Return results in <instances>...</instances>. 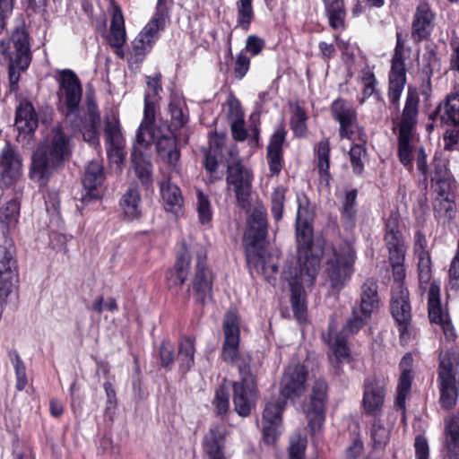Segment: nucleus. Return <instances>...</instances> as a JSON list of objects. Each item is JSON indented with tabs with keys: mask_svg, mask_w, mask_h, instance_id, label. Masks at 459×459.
Returning a JSON list of instances; mask_svg holds the SVG:
<instances>
[{
	"mask_svg": "<svg viewBox=\"0 0 459 459\" xmlns=\"http://www.w3.org/2000/svg\"><path fill=\"white\" fill-rule=\"evenodd\" d=\"M212 404L216 415L224 420L230 411V394L224 385H221L215 390Z\"/></svg>",
	"mask_w": 459,
	"mask_h": 459,
	"instance_id": "nucleus-49",
	"label": "nucleus"
},
{
	"mask_svg": "<svg viewBox=\"0 0 459 459\" xmlns=\"http://www.w3.org/2000/svg\"><path fill=\"white\" fill-rule=\"evenodd\" d=\"M412 382V374L408 370H403L399 377V383L397 385V396L395 400L396 405L405 411V401L408 394L411 392Z\"/></svg>",
	"mask_w": 459,
	"mask_h": 459,
	"instance_id": "nucleus-53",
	"label": "nucleus"
},
{
	"mask_svg": "<svg viewBox=\"0 0 459 459\" xmlns=\"http://www.w3.org/2000/svg\"><path fill=\"white\" fill-rule=\"evenodd\" d=\"M329 26L335 30L346 29V9L343 0H323Z\"/></svg>",
	"mask_w": 459,
	"mask_h": 459,
	"instance_id": "nucleus-38",
	"label": "nucleus"
},
{
	"mask_svg": "<svg viewBox=\"0 0 459 459\" xmlns=\"http://www.w3.org/2000/svg\"><path fill=\"white\" fill-rule=\"evenodd\" d=\"M119 204L126 220L133 221L142 217V197L136 186H130L126 191Z\"/></svg>",
	"mask_w": 459,
	"mask_h": 459,
	"instance_id": "nucleus-35",
	"label": "nucleus"
},
{
	"mask_svg": "<svg viewBox=\"0 0 459 459\" xmlns=\"http://www.w3.org/2000/svg\"><path fill=\"white\" fill-rule=\"evenodd\" d=\"M272 207L271 212L276 221L282 218L284 203H285V189L278 186L274 189L271 198Z\"/></svg>",
	"mask_w": 459,
	"mask_h": 459,
	"instance_id": "nucleus-59",
	"label": "nucleus"
},
{
	"mask_svg": "<svg viewBox=\"0 0 459 459\" xmlns=\"http://www.w3.org/2000/svg\"><path fill=\"white\" fill-rule=\"evenodd\" d=\"M8 356L15 371L16 389L18 391H22L28 383L25 365L17 351L11 350L8 352Z\"/></svg>",
	"mask_w": 459,
	"mask_h": 459,
	"instance_id": "nucleus-51",
	"label": "nucleus"
},
{
	"mask_svg": "<svg viewBox=\"0 0 459 459\" xmlns=\"http://www.w3.org/2000/svg\"><path fill=\"white\" fill-rule=\"evenodd\" d=\"M190 261L185 255L178 257L174 269L166 274L169 288L181 286L187 278Z\"/></svg>",
	"mask_w": 459,
	"mask_h": 459,
	"instance_id": "nucleus-42",
	"label": "nucleus"
},
{
	"mask_svg": "<svg viewBox=\"0 0 459 459\" xmlns=\"http://www.w3.org/2000/svg\"><path fill=\"white\" fill-rule=\"evenodd\" d=\"M219 155L220 154L216 153V152H212V150H207L204 153V168L209 174L210 183H214L222 178V176L217 171L219 166Z\"/></svg>",
	"mask_w": 459,
	"mask_h": 459,
	"instance_id": "nucleus-61",
	"label": "nucleus"
},
{
	"mask_svg": "<svg viewBox=\"0 0 459 459\" xmlns=\"http://www.w3.org/2000/svg\"><path fill=\"white\" fill-rule=\"evenodd\" d=\"M307 114L299 106H297L290 118L291 129L297 137H304L307 134Z\"/></svg>",
	"mask_w": 459,
	"mask_h": 459,
	"instance_id": "nucleus-54",
	"label": "nucleus"
},
{
	"mask_svg": "<svg viewBox=\"0 0 459 459\" xmlns=\"http://www.w3.org/2000/svg\"><path fill=\"white\" fill-rule=\"evenodd\" d=\"M2 54L9 60V80L13 90L20 80L21 72H24L31 62L29 34L24 28H16L7 46L1 45Z\"/></svg>",
	"mask_w": 459,
	"mask_h": 459,
	"instance_id": "nucleus-7",
	"label": "nucleus"
},
{
	"mask_svg": "<svg viewBox=\"0 0 459 459\" xmlns=\"http://www.w3.org/2000/svg\"><path fill=\"white\" fill-rule=\"evenodd\" d=\"M168 112L170 119L168 131L175 133L177 130L182 129L189 121V112L186 103L183 98L172 96L170 98Z\"/></svg>",
	"mask_w": 459,
	"mask_h": 459,
	"instance_id": "nucleus-33",
	"label": "nucleus"
},
{
	"mask_svg": "<svg viewBox=\"0 0 459 459\" xmlns=\"http://www.w3.org/2000/svg\"><path fill=\"white\" fill-rule=\"evenodd\" d=\"M105 141L108 144H122L125 143L124 136L121 132L119 119L117 114L111 112L105 116Z\"/></svg>",
	"mask_w": 459,
	"mask_h": 459,
	"instance_id": "nucleus-43",
	"label": "nucleus"
},
{
	"mask_svg": "<svg viewBox=\"0 0 459 459\" xmlns=\"http://www.w3.org/2000/svg\"><path fill=\"white\" fill-rule=\"evenodd\" d=\"M386 393V384L383 377L368 376L363 382L362 406L368 415L377 416L381 411Z\"/></svg>",
	"mask_w": 459,
	"mask_h": 459,
	"instance_id": "nucleus-19",
	"label": "nucleus"
},
{
	"mask_svg": "<svg viewBox=\"0 0 459 459\" xmlns=\"http://www.w3.org/2000/svg\"><path fill=\"white\" fill-rule=\"evenodd\" d=\"M195 194L198 221L203 225L209 224L212 219V209L209 196L200 189H197Z\"/></svg>",
	"mask_w": 459,
	"mask_h": 459,
	"instance_id": "nucleus-48",
	"label": "nucleus"
},
{
	"mask_svg": "<svg viewBox=\"0 0 459 459\" xmlns=\"http://www.w3.org/2000/svg\"><path fill=\"white\" fill-rule=\"evenodd\" d=\"M232 389L234 411L241 417L249 416L257 401L258 391L255 378L234 381Z\"/></svg>",
	"mask_w": 459,
	"mask_h": 459,
	"instance_id": "nucleus-20",
	"label": "nucleus"
},
{
	"mask_svg": "<svg viewBox=\"0 0 459 459\" xmlns=\"http://www.w3.org/2000/svg\"><path fill=\"white\" fill-rule=\"evenodd\" d=\"M267 236L266 212L263 208H255L247 219L244 234L246 256L248 264L264 270V243Z\"/></svg>",
	"mask_w": 459,
	"mask_h": 459,
	"instance_id": "nucleus-6",
	"label": "nucleus"
},
{
	"mask_svg": "<svg viewBox=\"0 0 459 459\" xmlns=\"http://www.w3.org/2000/svg\"><path fill=\"white\" fill-rule=\"evenodd\" d=\"M15 126L20 133L30 134L38 127V117L32 104L22 101L17 108Z\"/></svg>",
	"mask_w": 459,
	"mask_h": 459,
	"instance_id": "nucleus-36",
	"label": "nucleus"
},
{
	"mask_svg": "<svg viewBox=\"0 0 459 459\" xmlns=\"http://www.w3.org/2000/svg\"><path fill=\"white\" fill-rule=\"evenodd\" d=\"M380 299L378 297V285L374 279H368L360 288L359 313L366 317L378 311Z\"/></svg>",
	"mask_w": 459,
	"mask_h": 459,
	"instance_id": "nucleus-30",
	"label": "nucleus"
},
{
	"mask_svg": "<svg viewBox=\"0 0 459 459\" xmlns=\"http://www.w3.org/2000/svg\"><path fill=\"white\" fill-rule=\"evenodd\" d=\"M371 437L375 448L385 446L390 438V430L379 420H375L371 429Z\"/></svg>",
	"mask_w": 459,
	"mask_h": 459,
	"instance_id": "nucleus-58",
	"label": "nucleus"
},
{
	"mask_svg": "<svg viewBox=\"0 0 459 459\" xmlns=\"http://www.w3.org/2000/svg\"><path fill=\"white\" fill-rule=\"evenodd\" d=\"M435 13L428 3H420L415 11L411 23V39L414 42L428 39L434 28Z\"/></svg>",
	"mask_w": 459,
	"mask_h": 459,
	"instance_id": "nucleus-25",
	"label": "nucleus"
},
{
	"mask_svg": "<svg viewBox=\"0 0 459 459\" xmlns=\"http://www.w3.org/2000/svg\"><path fill=\"white\" fill-rule=\"evenodd\" d=\"M70 155L69 139L60 126L51 131V134L39 144L32 156L30 176L39 185L44 186L49 178L64 166Z\"/></svg>",
	"mask_w": 459,
	"mask_h": 459,
	"instance_id": "nucleus-2",
	"label": "nucleus"
},
{
	"mask_svg": "<svg viewBox=\"0 0 459 459\" xmlns=\"http://www.w3.org/2000/svg\"><path fill=\"white\" fill-rule=\"evenodd\" d=\"M206 254L204 250L200 249L197 252L195 273L193 280V289L196 295V300L204 305L207 300L212 299V272L205 264Z\"/></svg>",
	"mask_w": 459,
	"mask_h": 459,
	"instance_id": "nucleus-23",
	"label": "nucleus"
},
{
	"mask_svg": "<svg viewBox=\"0 0 459 459\" xmlns=\"http://www.w3.org/2000/svg\"><path fill=\"white\" fill-rule=\"evenodd\" d=\"M420 97L416 88L409 86L405 102L400 117L393 118L394 128L398 131L397 156L401 164L408 170L413 169V157L417 170L420 173V185L427 189L429 179L432 183L437 198L449 197L453 176L441 158L434 156L431 162V169L428 163V155L423 146L416 148L412 140L415 134L419 118Z\"/></svg>",
	"mask_w": 459,
	"mask_h": 459,
	"instance_id": "nucleus-1",
	"label": "nucleus"
},
{
	"mask_svg": "<svg viewBox=\"0 0 459 459\" xmlns=\"http://www.w3.org/2000/svg\"><path fill=\"white\" fill-rule=\"evenodd\" d=\"M22 160L17 150L10 143H5L0 152V185L10 187L21 177Z\"/></svg>",
	"mask_w": 459,
	"mask_h": 459,
	"instance_id": "nucleus-22",
	"label": "nucleus"
},
{
	"mask_svg": "<svg viewBox=\"0 0 459 459\" xmlns=\"http://www.w3.org/2000/svg\"><path fill=\"white\" fill-rule=\"evenodd\" d=\"M195 341L190 337H183L178 343V360L180 371L188 372L195 364Z\"/></svg>",
	"mask_w": 459,
	"mask_h": 459,
	"instance_id": "nucleus-41",
	"label": "nucleus"
},
{
	"mask_svg": "<svg viewBox=\"0 0 459 459\" xmlns=\"http://www.w3.org/2000/svg\"><path fill=\"white\" fill-rule=\"evenodd\" d=\"M152 130L155 132L153 138L146 144L138 143L136 144L141 148L146 149L152 142L155 143L156 152L161 160L166 163L173 171L178 173L180 169V147L178 140L175 133L168 131L161 134L160 128L154 126L152 123Z\"/></svg>",
	"mask_w": 459,
	"mask_h": 459,
	"instance_id": "nucleus-15",
	"label": "nucleus"
},
{
	"mask_svg": "<svg viewBox=\"0 0 459 459\" xmlns=\"http://www.w3.org/2000/svg\"><path fill=\"white\" fill-rule=\"evenodd\" d=\"M367 150L363 144H354L351 146L349 155L354 174L360 175L364 170L363 160L366 157Z\"/></svg>",
	"mask_w": 459,
	"mask_h": 459,
	"instance_id": "nucleus-55",
	"label": "nucleus"
},
{
	"mask_svg": "<svg viewBox=\"0 0 459 459\" xmlns=\"http://www.w3.org/2000/svg\"><path fill=\"white\" fill-rule=\"evenodd\" d=\"M58 108L65 117L77 115L82 100V89L76 74L70 69L60 70L56 75Z\"/></svg>",
	"mask_w": 459,
	"mask_h": 459,
	"instance_id": "nucleus-12",
	"label": "nucleus"
},
{
	"mask_svg": "<svg viewBox=\"0 0 459 459\" xmlns=\"http://www.w3.org/2000/svg\"><path fill=\"white\" fill-rule=\"evenodd\" d=\"M169 22V0H158L155 13L150 22L143 28L132 41V48L128 54L130 64L143 62L148 52Z\"/></svg>",
	"mask_w": 459,
	"mask_h": 459,
	"instance_id": "nucleus-4",
	"label": "nucleus"
},
{
	"mask_svg": "<svg viewBox=\"0 0 459 459\" xmlns=\"http://www.w3.org/2000/svg\"><path fill=\"white\" fill-rule=\"evenodd\" d=\"M429 317L431 323L440 324L446 320V315L443 312L440 302V287L432 282L428 293Z\"/></svg>",
	"mask_w": 459,
	"mask_h": 459,
	"instance_id": "nucleus-40",
	"label": "nucleus"
},
{
	"mask_svg": "<svg viewBox=\"0 0 459 459\" xmlns=\"http://www.w3.org/2000/svg\"><path fill=\"white\" fill-rule=\"evenodd\" d=\"M160 192L164 209L176 216L183 213L184 198L180 188L170 178L160 183Z\"/></svg>",
	"mask_w": 459,
	"mask_h": 459,
	"instance_id": "nucleus-29",
	"label": "nucleus"
},
{
	"mask_svg": "<svg viewBox=\"0 0 459 459\" xmlns=\"http://www.w3.org/2000/svg\"><path fill=\"white\" fill-rule=\"evenodd\" d=\"M333 118L340 125L341 138L354 140L358 131V139L365 142L366 134L358 124L357 111L352 104L343 99L335 100L331 105Z\"/></svg>",
	"mask_w": 459,
	"mask_h": 459,
	"instance_id": "nucleus-16",
	"label": "nucleus"
},
{
	"mask_svg": "<svg viewBox=\"0 0 459 459\" xmlns=\"http://www.w3.org/2000/svg\"><path fill=\"white\" fill-rule=\"evenodd\" d=\"M434 214L436 218L455 219L456 215L455 204L449 197L436 198L433 203Z\"/></svg>",
	"mask_w": 459,
	"mask_h": 459,
	"instance_id": "nucleus-50",
	"label": "nucleus"
},
{
	"mask_svg": "<svg viewBox=\"0 0 459 459\" xmlns=\"http://www.w3.org/2000/svg\"><path fill=\"white\" fill-rule=\"evenodd\" d=\"M286 138V131L278 128L271 136L267 146V161L271 176L278 175L282 169L283 151L282 146Z\"/></svg>",
	"mask_w": 459,
	"mask_h": 459,
	"instance_id": "nucleus-28",
	"label": "nucleus"
},
{
	"mask_svg": "<svg viewBox=\"0 0 459 459\" xmlns=\"http://www.w3.org/2000/svg\"><path fill=\"white\" fill-rule=\"evenodd\" d=\"M106 39L110 47L115 48H123L126 41V32L122 10L115 4H113L109 33L107 35Z\"/></svg>",
	"mask_w": 459,
	"mask_h": 459,
	"instance_id": "nucleus-34",
	"label": "nucleus"
},
{
	"mask_svg": "<svg viewBox=\"0 0 459 459\" xmlns=\"http://www.w3.org/2000/svg\"><path fill=\"white\" fill-rule=\"evenodd\" d=\"M385 242L387 249L401 247L405 244L403 234L399 230V223L396 218L390 217L386 221Z\"/></svg>",
	"mask_w": 459,
	"mask_h": 459,
	"instance_id": "nucleus-47",
	"label": "nucleus"
},
{
	"mask_svg": "<svg viewBox=\"0 0 459 459\" xmlns=\"http://www.w3.org/2000/svg\"><path fill=\"white\" fill-rule=\"evenodd\" d=\"M406 52L410 53L411 48H406L402 31H396V44L391 60L387 91L390 108L394 109L395 115L400 110V99L407 81L405 68Z\"/></svg>",
	"mask_w": 459,
	"mask_h": 459,
	"instance_id": "nucleus-9",
	"label": "nucleus"
},
{
	"mask_svg": "<svg viewBox=\"0 0 459 459\" xmlns=\"http://www.w3.org/2000/svg\"><path fill=\"white\" fill-rule=\"evenodd\" d=\"M307 370L299 363H290L286 368L281 381L280 393L282 399H295L306 390Z\"/></svg>",
	"mask_w": 459,
	"mask_h": 459,
	"instance_id": "nucleus-21",
	"label": "nucleus"
},
{
	"mask_svg": "<svg viewBox=\"0 0 459 459\" xmlns=\"http://www.w3.org/2000/svg\"><path fill=\"white\" fill-rule=\"evenodd\" d=\"M390 310L399 332L400 342L405 344L411 339V307L410 294L406 287L392 289Z\"/></svg>",
	"mask_w": 459,
	"mask_h": 459,
	"instance_id": "nucleus-14",
	"label": "nucleus"
},
{
	"mask_svg": "<svg viewBox=\"0 0 459 459\" xmlns=\"http://www.w3.org/2000/svg\"><path fill=\"white\" fill-rule=\"evenodd\" d=\"M459 354L455 351L442 350L439 353L437 378L440 406L450 410L456 404L459 396Z\"/></svg>",
	"mask_w": 459,
	"mask_h": 459,
	"instance_id": "nucleus-5",
	"label": "nucleus"
},
{
	"mask_svg": "<svg viewBox=\"0 0 459 459\" xmlns=\"http://www.w3.org/2000/svg\"><path fill=\"white\" fill-rule=\"evenodd\" d=\"M305 272L302 269H298L297 266H289L283 273L284 278L290 287L293 315L299 323L304 322L307 317V301L303 286H312L315 281L308 282L305 280L302 276Z\"/></svg>",
	"mask_w": 459,
	"mask_h": 459,
	"instance_id": "nucleus-17",
	"label": "nucleus"
},
{
	"mask_svg": "<svg viewBox=\"0 0 459 459\" xmlns=\"http://www.w3.org/2000/svg\"><path fill=\"white\" fill-rule=\"evenodd\" d=\"M160 81V74L146 76L147 89L144 93L143 118L136 133L137 142L143 144L148 143L154 136L152 123L155 121V102L160 98L159 94L162 90Z\"/></svg>",
	"mask_w": 459,
	"mask_h": 459,
	"instance_id": "nucleus-13",
	"label": "nucleus"
},
{
	"mask_svg": "<svg viewBox=\"0 0 459 459\" xmlns=\"http://www.w3.org/2000/svg\"><path fill=\"white\" fill-rule=\"evenodd\" d=\"M227 429L223 424L214 423L203 439V448L209 459H226L225 437Z\"/></svg>",
	"mask_w": 459,
	"mask_h": 459,
	"instance_id": "nucleus-27",
	"label": "nucleus"
},
{
	"mask_svg": "<svg viewBox=\"0 0 459 459\" xmlns=\"http://www.w3.org/2000/svg\"><path fill=\"white\" fill-rule=\"evenodd\" d=\"M229 154L231 160L227 165V189L234 193L238 204L245 209L250 204L253 174L242 164L236 149L230 150Z\"/></svg>",
	"mask_w": 459,
	"mask_h": 459,
	"instance_id": "nucleus-11",
	"label": "nucleus"
},
{
	"mask_svg": "<svg viewBox=\"0 0 459 459\" xmlns=\"http://www.w3.org/2000/svg\"><path fill=\"white\" fill-rule=\"evenodd\" d=\"M429 119L434 123L439 121L441 125L447 126L444 134V149L455 150L459 143V94L447 95L429 115Z\"/></svg>",
	"mask_w": 459,
	"mask_h": 459,
	"instance_id": "nucleus-10",
	"label": "nucleus"
},
{
	"mask_svg": "<svg viewBox=\"0 0 459 459\" xmlns=\"http://www.w3.org/2000/svg\"><path fill=\"white\" fill-rule=\"evenodd\" d=\"M328 385L325 380L316 379L312 386V393L307 409L308 428L312 434L320 431L325 420V402Z\"/></svg>",
	"mask_w": 459,
	"mask_h": 459,
	"instance_id": "nucleus-18",
	"label": "nucleus"
},
{
	"mask_svg": "<svg viewBox=\"0 0 459 459\" xmlns=\"http://www.w3.org/2000/svg\"><path fill=\"white\" fill-rule=\"evenodd\" d=\"M139 147L140 146L135 143L131 153V160L136 177L139 178L143 185L147 186L152 180V164L148 159L144 157L142 151L139 150Z\"/></svg>",
	"mask_w": 459,
	"mask_h": 459,
	"instance_id": "nucleus-39",
	"label": "nucleus"
},
{
	"mask_svg": "<svg viewBox=\"0 0 459 459\" xmlns=\"http://www.w3.org/2000/svg\"><path fill=\"white\" fill-rule=\"evenodd\" d=\"M357 195L358 192L356 189L349 190L342 201L341 219L349 228L353 227L355 224Z\"/></svg>",
	"mask_w": 459,
	"mask_h": 459,
	"instance_id": "nucleus-45",
	"label": "nucleus"
},
{
	"mask_svg": "<svg viewBox=\"0 0 459 459\" xmlns=\"http://www.w3.org/2000/svg\"><path fill=\"white\" fill-rule=\"evenodd\" d=\"M418 274L420 288L428 284L432 277L430 255L418 257Z\"/></svg>",
	"mask_w": 459,
	"mask_h": 459,
	"instance_id": "nucleus-64",
	"label": "nucleus"
},
{
	"mask_svg": "<svg viewBox=\"0 0 459 459\" xmlns=\"http://www.w3.org/2000/svg\"><path fill=\"white\" fill-rule=\"evenodd\" d=\"M286 406V401L281 397H274L267 402L264 411L262 422L281 424V413Z\"/></svg>",
	"mask_w": 459,
	"mask_h": 459,
	"instance_id": "nucleus-46",
	"label": "nucleus"
},
{
	"mask_svg": "<svg viewBox=\"0 0 459 459\" xmlns=\"http://www.w3.org/2000/svg\"><path fill=\"white\" fill-rule=\"evenodd\" d=\"M370 317H366L359 313L358 308L353 307L351 316L346 321V324L342 329V335L349 337L356 334L366 324Z\"/></svg>",
	"mask_w": 459,
	"mask_h": 459,
	"instance_id": "nucleus-52",
	"label": "nucleus"
},
{
	"mask_svg": "<svg viewBox=\"0 0 459 459\" xmlns=\"http://www.w3.org/2000/svg\"><path fill=\"white\" fill-rule=\"evenodd\" d=\"M315 152L316 157V169L320 180L328 186L332 178L330 174L331 148L329 139L323 138L320 140L315 147Z\"/></svg>",
	"mask_w": 459,
	"mask_h": 459,
	"instance_id": "nucleus-37",
	"label": "nucleus"
},
{
	"mask_svg": "<svg viewBox=\"0 0 459 459\" xmlns=\"http://www.w3.org/2000/svg\"><path fill=\"white\" fill-rule=\"evenodd\" d=\"M363 84L362 97L359 100V104H363L367 99L376 93V85L377 81L374 73L369 69H363L360 77Z\"/></svg>",
	"mask_w": 459,
	"mask_h": 459,
	"instance_id": "nucleus-56",
	"label": "nucleus"
},
{
	"mask_svg": "<svg viewBox=\"0 0 459 459\" xmlns=\"http://www.w3.org/2000/svg\"><path fill=\"white\" fill-rule=\"evenodd\" d=\"M307 448V438L299 434L294 435L290 439L289 458L290 459H305Z\"/></svg>",
	"mask_w": 459,
	"mask_h": 459,
	"instance_id": "nucleus-60",
	"label": "nucleus"
},
{
	"mask_svg": "<svg viewBox=\"0 0 459 459\" xmlns=\"http://www.w3.org/2000/svg\"><path fill=\"white\" fill-rule=\"evenodd\" d=\"M175 349L171 342L163 340L160 347V366L169 368L174 363Z\"/></svg>",
	"mask_w": 459,
	"mask_h": 459,
	"instance_id": "nucleus-63",
	"label": "nucleus"
},
{
	"mask_svg": "<svg viewBox=\"0 0 459 459\" xmlns=\"http://www.w3.org/2000/svg\"><path fill=\"white\" fill-rule=\"evenodd\" d=\"M296 238L298 257L293 266L306 271L302 276L311 282L316 278L324 249L321 245L314 243L312 227L307 221L301 222L299 210L297 213Z\"/></svg>",
	"mask_w": 459,
	"mask_h": 459,
	"instance_id": "nucleus-3",
	"label": "nucleus"
},
{
	"mask_svg": "<svg viewBox=\"0 0 459 459\" xmlns=\"http://www.w3.org/2000/svg\"><path fill=\"white\" fill-rule=\"evenodd\" d=\"M449 290H459V239L455 256L453 257L448 268V284Z\"/></svg>",
	"mask_w": 459,
	"mask_h": 459,
	"instance_id": "nucleus-62",
	"label": "nucleus"
},
{
	"mask_svg": "<svg viewBox=\"0 0 459 459\" xmlns=\"http://www.w3.org/2000/svg\"><path fill=\"white\" fill-rule=\"evenodd\" d=\"M103 180V166L100 162L95 160L89 162L82 178V185L85 190L82 197L83 203L100 198L101 191L100 186Z\"/></svg>",
	"mask_w": 459,
	"mask_h": 459,
	"instance_id": "nucleus-26",
	"label": "nucleus"
},
{
	"mask_svg": "<svg viewBox=\"0 0 459 459\" xmlns=\"http://www.w3.org/2000/svg\"><path fill=\"white\" fill-rule=\"evenodd\" d=\"M237 27L248 31L255 20L253 0H238L236 2Z\"/></svg>",
	"mask_w": 459,
	"mask_h": 459,
	"instance_id": "nucleus-44",
	"label": "nucleus"
},
{
	"mask_svg": "<svg viewBox=\"0 0 459 459\" xmlns=\"http://www.w3.org/2000/svg\"><path fill=\"white\" fill-rule=\"evenodd\" d=\"M100 114L97 104L92 100L87 101V117L83 123L82 133L84 141L93 146L100 145Z\"/></svg>",
	"mask_w": 459,
	"mask_h": 459,
	"instance_id": "nucleus-32",
	"label": "nucleus"
},
{
	"mask_svg": "<svg viewBox=\"0 0 459 459\" xmlns=\"http://www.w3.org/2000/svg\"><path fill=\"white\" fill-rule=\"evenodd\" d=\"M355 259L354 249L347 244L333 249L323 271L324 280L333 291L339 292L349 282L354 271Z\"/></svg>",
	"mask_w": 459,
	"mask_h": 459,
	"instance_id": "nucleus-8",
	"label": "nucleus"
},
{
	"mask_svg": "<svg viewBox=\"0 0 459 459\" xmlns=\"http://www.w3.org/2000/svg\"><path fill=\"white\" fill-rule=\"evenodd\" d=\"M20 216V204L16 199H11L4 203H2L0 205V222L5 226V229L2 230L3 239L0 240V246L4 245V241L9 239L13 244V241L11 238L8 237V233L10 230L15 229L18 220ZM13 254L15 253L14 245Z\"/></svg>",
	"mask_w": 459,
	"mask_h": 459,
	"instance_id": "nucleus-31",
	"label": "nucleus"
},
{
	"mask_svg": "<svg viewBox=\"0 0 459 459\" xmlns=\"http://www.w3.org/2000/svg\"><path fill=\"white\" fill-rule=\"evenodd\" d=\"M224 342L221 350V359L224 362L231 364L240 354L239 346V324L238 316L230 312L225 316L223 322Z\"/></svg>",
	"mask_w": 459,
	"mask_h": 459,
	"instance_id": "nucleus-24",
	"label": "nucleus"
},
{
	"mask_svg": "<svg viewBox=\"0 0 459 459\" xmlns=\"http://www.w3.org/2000/svg\"><path fill=\"white\" fill-rule=\"evenodd\" d=\"M446 445H459V416L453 415L445 420Z\"/></svg>",
	"mask_w": 459,
	"mask_h": 459,
	"instance_id": "nucleus-57",
	"label": "nucleus"
}]
</instances>
